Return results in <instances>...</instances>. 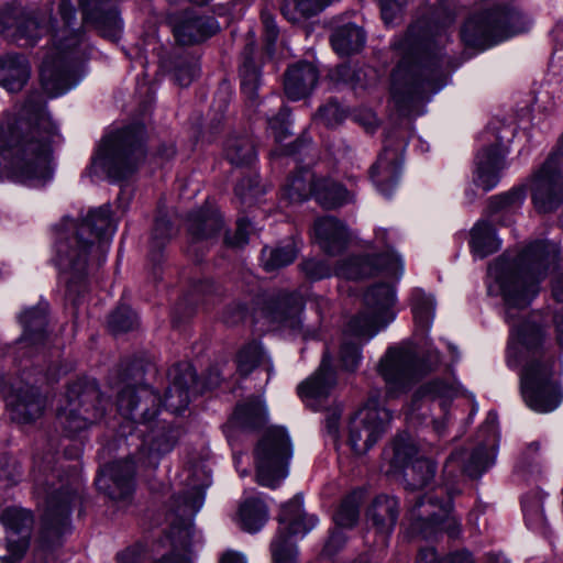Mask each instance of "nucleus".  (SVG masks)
Segmentation results:
<instances>
[{"mask_svg": "<svg viewBox=\"0 0 563 563\" xmlns=\"http://www.w3.org/2000/svg\"><path fill=\"white\" fill-rule=\"evenodd\" d=\"M0 520L7 529L5 542L9 551L2 562L16 563L29 547L33 517L25 509L12 507L3 510Z\"/></svg>", "mask_w": 563, "mask_h": 563, "instance_id": "obj_22", "label": "nucleus"}, {"mask_svg": "<svg viewBox=\"0 0 563 563\" xmlns=\"http://www.w3.org/2000/svg\"><path fill=\"white\" fill-rule=\"evenodd\" d=\"M411 0H379L382 18L386 24H391L400 15L402 9Z\"/></svg>", "mask_w": 563, "mask_h": 563, "instance_id": "obj_63", "label": "nucleus"}, {"mask_svg": "<svg viewBox=\"0 0 563 563\" xmlns=\"http://www.w3.org/2000/svg\"><path fill=\"white\" fill-rule=\"evenodd\" d=\"M362 354L360 345L344 340L340 347V362L343 369L355 372L361 363Z\"/></svg>", "mask_w": 563, "mask_h": 563, "instance_id": "obj_59", "label": "nucleus"}, {"mask_svg": "<svg viewBox=\"0 0 563 563\" xmlns=\"http://www.w3.org/2000/svg\"><path fill=\"white\" fill-rule=\"evenodd\" d=\"M238 519L242 530L255 533L268 520V508L260 498H247L239 507Z\"/></svg>", "mask_w": 563, "mask_h": 563, "instance_id": "obj_39", "label": "nucleus"}, {"mask_svg": "<svg viewBox=\"0 0 563 563\" xmlns=\"http://www.w3.org/2000/svg\"><path fill=\"white\" fill-rule=\"evenodd\" d=\"M256 482L275 488L288 475L292 445L286 429L268 428L258 441L255 451Z\"/></svg>", "mask_w": 563, "mask_h": 563, "instance_id": "obj_11", "label": "nucleus"}, {"mask_svg": "<svg viewBox=\"0 0 563 563\" xmlns=\"http://www.w3.org/2000/svg\"><path fill=\"white\" fill-rule=\"evenodd\" d=\"M493 464L494 457L484 445L452 451L443 465L442 485L417 497L410 507L408 518L412 530L424 538L432 537L437 531H444L452 539L459 538L462 526L452 512V500L462 492V478H478Z\"/></svg>", "mask_w": 563, "mask_h": 563, "instance_id": "obj_3", "label": "nucleus"}, {"mask_svg": "<svg viewBox=\"0 0 563 563\" xmlns=\"http://www.w3.org/2000/svg\"><path fill=\"white\" fill-rule=\"evenodd\" d=\"M405 145L402 139L388 135L383 152L371 167V178L383 195H390L399 179Z\"/></svg>", "mask_w": 563, "mask_h": 563, "instance_id": "obj_20", "label": "nucleus"}, {"mask_svg": "<svg viewBox=\"0 0 563 563\" xmlns=\"http://www.w3.org/2000/svg\"><path fill=\"white\" fill-rule=\"evenodd\" d=\"M554 244L537 241L516 255L503 254L488 267V275L498 285L510 325L507 363H522L520 393L533 411L547 413L563 401L560 380L561 363L541 324L530 318H519L540 292V284L558 261Z\"/></svg>", "mask_w": 563, "mask_h": 563, "instance_id": "obj_1", "label": "nucleus"}, {"mask_svg": "<svg viewBox=\"0 0 563 563\" xmlns=\"http://www.w3.org/2000/svg\"><path fill=\"white\" fill-rule=\"evenodd\" d=\"M440 363L441 356L437 350L419 356L411 346L402 344L387 349L377 364V373L385 383L386 396L396 398L434 372Z\"/></svg>", "mask_w": 563, "mask_h": 563, "instance_id": "obj_7", "label": "nucleus"}, {"mask_svg": "<svg viewBox=\"0 0 563 563\" xmlns=\"http://www.w3.org/2000/svg\"><path fill=\"white\" fill-rule=\"evenodd\" d=\"M106 404L95 380H77L68 386L59 401L58 423L68 435H74L100 421Z\"/></svg>", "mask_w": 563, "mask_h": 563, "instance_id": "obj_10", "label": "nucleus"}, {"mask_svg": "<svg viewBox=\"0 0 563 563\" xmlns=\"http://www.w3.org/2000/svg\"><path fill=\"white\" fill-rule=\"evenodd\" d=\"M563 135L543 164L531 175L530 192L539 213L555 211L563 203Z\"/></svg>", "mask_w": 563, "mask_h": 563, "instance_id": "obj_13", "label": "nucleus"}, {"mask_svg": "<svg viewBox=\"0 0 563 563\" xmlns=\"http://www.w3.org/2000/svg\"><path fill=\"white\" fill-rule=\"evenodd\" d=\"M76 3L82 9L84 19L92 22L106 37H117L121 20L113 5L102 8V0H60L58 5L63 22L53 34L52 47L45 53L40 69L43 89L49 97H57L79 80V69L88 57V45L80 29H75Z\"/></svg>", "mask_w": 563, "mask_h": 563, "instance_id": "obj_2", "label": "nucleus"}, {"mask_svg": "<svg viewBox=\"0 0 563 563\" xmlns=\"http://www.w3.org/2000/svg\"><path fill=\"white\" fill-rule=\"evenodd\" d=\"M526 192L522 188H515L503 195L490 198L489 207L492 211H498L507 208H518L522 205Z\"/></svg>", "mask_w": 563, "mask_h": 563, "instance_id": "obj_57", "label": "nucleus"}, {"mask_svg": "<svg viewBox=\"0 0 563 563\" xmlns=\"http://www.w3.org/2000/svg\"><path fill=\"white\" fill-rule=\"evenodd\" d=\"M391 412L371 398L350 421L349 441L356 454L366 453L385 432Z\"/></svg>", "mask_w": 563, "mask_h": 563, "instance_id": "obj_15", "label": "nucleus"}, {"mask_svg": "<svg viewBox=\"0 0 563 563\" xmlns=\"http://www.w3.org/2000/svg\"><path fill=\"white\" fill-rule=\"evenodd\" d=\"M173 235V225L165 216H159L155 219L151 243L148 258L157 265L163 261V249L167 241Z\"/></svg>", "mask_w": 563, "mask_h": 563, "instance_id": "obj_46", "label": "nucleus"}, {"mask_svg": "<svg viewBox=\"0 0 563 563\" xmlns=\"http://www.w3.org/2000/svg\"><path fill=\"white\" fill-rule=\"evenodd\" d=\"M552 294L555 301L559 305H562L554 311V323L558 333V342L563 347V276H560L554 280Z\"/></svg>", "mask_w": 563, "mask_h": 563, "instance_id": "obj_61", "label": "nucleus"}, {"mask_svg": "<svg viewBox=\"0 0 563 563\" xmlns=\"http://www.w3.org/2000/svg\"><path fill=\"white\" fill-rule=\"evenodd\" d=\"M470 245L472 252L484 258L500 247V241L496 235L495 228L487 221H478L471 230Z\"/></svg>", "mask_w": 563, "mask_h": 563, "instance_id": "obj_41", "label": "nucleus"}, {"mask_svg": "<svg viewBox=\"0 0 563 563\" xmlns=\"http://www.w3.org/2000/svg\"><path fill=\"white\" fill-rule=\"evenodd\" d=\"M412 312L415 320L422 329H429L434 314V300L421 289L412 292Z\"/></svg>", "mask_w": 563, "mask_h": 563, "instance_id": "obj_49", "label": "nucleus"}, {"mask_svg": "<svg viewBox=\"0 0 563 563\" xmlns=\"http://www.w3.org/2000/svg\"><path fill=\"white\" fill-rule=\"evenodd\" d=\"M179 438V430L170 423L158 422L144 437L140 455L148 465H156L159 459L169 453Z\"/></svg>", "mask_w": 563, "mask_h": 563, "instance_id": "obj_28", "label": "nucleus"}, {"mask_svg": "<svg viewBox=\"0 0 563 563\" xmlns=\"http://www.w3.org/2000/svg\"><path fill=\"white\" fill-rule=\"evenodd\" d=\"M137 325L136 314L128 306L118 307L108 319L109 330L113 334L125 333Z\"/></svg>", "mask_w": 563, "mask_h": 563, "instance_id": "obj_51", "label": "nucleus"}, {"mask_svg": "<svg viewBox=\"0 0 563 563\" xmlns=\"http://www.w3.org/2000/svg\"><path fill=\"white\" fill-rule=\"evenodd\" d=\"M508 153L506 143L501 136L497 142L483 148L477 154V168L475 183L485 191L493 189L499 181V172L505 168V157Z\"/></svg>", "mask_w": 563, "mask_h": 563, "instance_id": "obj_25", "label": "nucleus"}, {"mask_svg": "<svg viewBox=\"0 0 563 563\" xmlns=\"http://www.w3.org/2000/svg\"><path fill=\"white\" fill-rule=\"evenodd\" d=\"M318 79L319 71L311 63L299 62L294 64L285 73V93L292 101L301 100L311 93Z\"/></svg>", "mask_w": 563, "mask_h": 563, "instance_id": "obj_30", "label": "nucleus"}, {"mask_svg": "<svg viewBox=\"0 0 563 563\" xmlns=\"http://www.w3.org/2000/svg\"><path fill=\"white\" fill-rule=\"evenodd\" d=\"M418 452V446L412 437L407 432H402L398 434L390 443V446L385 450V455L395 470L404 471L407 466H410L416 459H419Z\"/></svg>", "mask_w": 563, "mask_h": 563, "instance_id": "obj_40", "label": "nucleus"}, {"mask_svg": "<svg viewBox=\"0 0 563 563\" xmlns=\"http://www.w3.org/2000/svg\"><path fill=\"white\" fill-rule=\"evenodd\" d=\"M214 291L213 284L209 280L199 282L198 284H195L192 289L181 299L178 307L179 309L187 310V306H190L188 308V311H185L186 316L191 314L192 308L191 306H197L200 298L211 295Z\"/></svg>", "mask_w": 563, "mask_h": 563, "instance_id": "obj_58", "label": "nucleus"}, {"mask_svg": "<svg viewBox=\"0 0 563 563\" xmlns=\"http://www.w3.org/2000/svg\"><path fill=\"white\" fill-rule=\"evenodd\" d=\"M200 73L199 58L184 54L178 55L173 60V75L177 84L181 87L189 86Z\"/></svg>", "mask_w": 563, "mask_h": 563, "instance_id": "obj_48", "label": "nucleus"}, {"mask_svg": "<svg viewBox=\"0 0 563 563\" xmlns=\"http://www.w3.org/2000/svg\"><path fill=\"white\" fill-rule=\"evenodd\" d=\"M440 38V33H433L427 21L419 20L394 42L400 60L391 74V96L400 109H409L444 85Z\"/></svg>", "mask_w": 563, "mask_h": 563, "instance_id": "obj_4", "label": "nucleus"}, {"mask_svg": "<svg viewBox=\"0 0 563 563\" xmlns=\"http://www.w3.org/2000/svg\"><path fill=\"white\" fill-rule=\"evenodd\" d=\"M278 521L280 527L271 543L273 563H296L297 548L290 538L306 536L316 527L318 519L306 514L302 498L295 496L282 506Z\"/></svg>", "mask_w": 563, "mask_h": 563, "instance_id": "obj_12", "label": "nucleus"}, {"mask_svg": "<svg viewBox=\"0 0 563 563\" xmlns=\"http://www.w3.org/2000/svg\"><path fill=\"white\" fill-rule=\"evenodd\" d=\"M298 255V247L294 242L274 249L265 247L262 251V261L265 271L271 272L291 264Z\"/></svg>", "mask_w": 563, "mask_h": 563, "instance_id": "obj_47", "label": "nucleus"}, {"mask_svg": "<svg viewBox=\"0 0 563 563\" xmlns=\"http://www.w3.org/2000/svg\"><path fill=\"white\" fill-rule=\"evenodd\" d=\"M255 52V42L247 40L241 54V65L239 69L241 79V89L251 107L258 106L257 89L261 85V67L255 62L253 55Z\"/></svg>", "mask_w": 563, "mask_h": 563, "instance_id": "obj_34", "label": "nucleus"}, {"mask_svg": "<svg viewBox=\"0 0 563 563\" xmlns=\"http://www.w3.org/2000/svg\"><path fill=\"white\" fill-rule=\"evenodd\" d=\"M300 269L311 280L328 278L334 274L331 265L325 260L308 258L301 262Z\"/></svg>", "mask_w": 563, "mask_h": 563, "instance_id": "obj_55", "label": "nucleus"}, {"mask_svg": "<svg viewBox=\"0 0 563 563\" xmlns=\"http://www.w3.org/2000/svg\"><path fill=\"white\" fill-rule=\"evenodd\" d=\"M162 399L158 393L148 385H126L117 398V407L121 416L134 423H150L159 412Z\"/></svg>", "mask_w": 563, "mask_h": 563, "instance_id": "obj_19", "label": "nucleus"}, {"mask_svg": "<svg viewBox=\"0 0 563 563\" xmlns=\"http://www.w3.org/2000/svg\"><path fill=\"white\" fill-rule=\"evenodd\" d=\"M303 299L300 294L292 291H277L272 294L264 308L266 318L279 328L292 333L303 334L302 311Z\"/></svg>", "mask_w": 563, "mask_h": 563, "instance_id": "obj_21", "label": "nucleus"}, {"mask_svg": "<svg viewBox=\"0 0 563 563\" xmlns=\"http://www.w3.org/2000/svg\"><path fill=\"white\" fill-rule=\"evenodd\" d=\"M19 322L23 328L22 335L18 340L21 347L42 346L47 338V307L38 305L24 310L19 316Z\"/></svg>", "mask_w": 563, "mask_h": 563, "instance_id": "obj_29", "label": "nucleus"}, {"mask_svg": "<svg viewBox=\"0 0 563 563\" xmlns=\"http://www.w3.org/2000/svg\"><path fill=\"white\" fill-rule=\"evenodd\" d=\"M400 512L399 500L395 496L378 495L366 511L368 523L377 532L389 536L396 527Z\"/></svg>", "mask_w": 563, "mask_h": 563, "instance_id": "obj_32", "label": "nucleus"}, {"mask_svg": "<svg viewBox=\"0 0 563 563\" xmlns=\"http://www.w3.org/2000/svg\"><path fill=\"white\" fill-rule=\"evenodd\" d=\"M522 507L527 523L531 528L540 529L544 532L547 525L540 497L533 496L531 499H525Z\"/></svg>", "mask_w": 563, "mask_h": 563, "instance_id": "obj_54", "label": "nucleus"}, {"mask_svg": "<svg viewBox=\"0 0 563 563\" xmlns=\"http://www.w3.org/2000/svg\"><path fill=\"white\" fill-rule=\"evenodd\" d=\"M64 225L67 232L62 233L56 243L55 264L66 287V296L76 305L89 288V258L93 242L85 234L89 232L95 238L109 240L117 228L109 205L90 210L80 223L64 219Z\"/></svg>", "mask_w": 563, "mask_h": 563, "instance_id": "obj_5", "label": "nucleus"}, {"mask_svg": "<svg viewBox=\"0 0 563 563\" xmlns=\"http://www.w3.org/2000/svg\"><path fill=\"white\" fill-rule=\"evenodd\" d=\"M227 159L235 166L251 165L256 158L253 140L249 135H232L224 144Z\"/></svg>", "mask_w": 563, "mask_h": 563, "instance_id": "obj_43", "label": "nucleus"}, {"mask_svg": "<svg viewBox=\"0 0 563 563\" xmlns=\"http://www.w3.org/2000/svg\"><path fill=\"white\" fill-rule=\"evenodd\" d=\"M331 363V355L325 351L319 368L298 386L299 397L311 407L327 398L336 384L335 371Z\"/></svg>", "mask_w": 563, "mask_h": 563, "instance_id": "obj_26", "label": "nucleus"}, {"mask_svg": "<svg viewBox=\"0 0 563 563\" xmlns=\"http://www.w3.org/2000/svg\"><path fill=\"white\" fill-rule=\"evenodd\" d=\"M223 221L218 210L206 206L188 216V233L191 239L190 250L199 242L209 241L218 235L222 229Z\"/></svg>", "mask_w": 563, "mask_h": 563, "instance_id": "obj_33", "label": "nucleus"}, {"mask_svg": "<svg viewBox=\"0 0 563 563\" xmlns=\"http://www.w3.org/2000/svg\"><path fill=\"white\" fill-rule=\"evenodd\" d=\"M219 30L212 16H189L174 26V35L183 45H190L205 41Z\"/></svg>", "mask_w": 563, "mask_h": 563, "instance_id": "obj_36", "label": "nucleus"}, {"mask_svg": "<svg viewBox=\"0 0 563 563\" xmlns=\"http://www.w3.org/2000/svg\"><path fill=\"white\" fill-rule=\"evenodd\" d=\"M454 394L455 390L452 385L440 379L431 380L420 386L416 393L418 397H429L432 399H451Z\"/></svg>", "mask_w": 563, "mask_h": 563, "instance_id": "obj_56", "label": "nucleus"}, {"mask_svg": "<svg viewBox=\"0 0 563 563\" xmlns=\"http://www.w3.org/2000/svg\"><path fill=\"white\" fill-rule=\"evenodd\" d=\"M263 114L277 142H282L290 134L288 130L290 110L287 107L280 106L276 114L268 112H263Z\"/></svg>", "mask_w": 563, "mask_h": 563, "instance_id": "obj_53", "label": "nucleus"}, {"mask_svg": "<svg viewBox=\"0 0 563 563\" xmlns=\"http://www.w3.org/2000/svg\"><path fill=\"white\" fill-rule=\"evenodd\" d=\"M7 407L13 421L33 423L43 417L48 405L40 387L24 378L15 379L5 395Z\"/></svg>", "mask_w": 563, "mask_h": 563, "instance_id": "obj_16", "label": "nucleus"}, {"mask_svg": "<svg viewBox=\"0 0 563 563\" xmlns=\"http://www.w3.org/2000/svg\"><path fill=\"white\" fill-rule=\"evenodd\" d=\"M526 16L510 4L474 13L464 23L462 40L470 47L485 49L528 30Z\"/></svg>", "mask_w": 563, "mask_h": 563, "instance_id": "obj_9", "label": "nucleus"}, {"mask_svg": "<svg viewBox=\"0 0 563 563\" xmlns=\"http://www.w3.org/2000/svg\"><path fill=\"white\" fill-rule=\"evenodd\" d=\"M144 141L145 129L140 124L109 133L92 159V167L100 168L114 180L129 177L145 159Z\"/></svg>", "mask_w": 563, "mask_h": 563, "instance_id": "obj_8", "label": "nucleus"}, {"mask_svg": "<svg viewBox=\"0 0 563 563\" xmlns=\"http://www.w3.org/2000/svg\"><path fill=\"white\" fill-rule=\"evenodd\" d=\"M360 517V503L356 495L346 496L340 504L334 521L341 528H352Z\"/></svg>", "mask_w": 563, "mask_h": 563, "instance_id": "obj_50", "label": "nucleus"}, {"mask_svg": "<svg viewBox=\"0 0 563 563\" xmlns=\"http://www.w3.org/2000/svg\"><path fill=\"white\" fill-rule=\"evenodd\" d=\"M34 495L43 505V527L56 536L69 525L73 506L79 499L81 479L75 466L55 467L54 455L35 460L32 470Z\"/></svg>", "mask_w": 563, "mask_h": 563, "instance_id": "obj_6", "label": "nucleus"}, {"mask_svg": "<svg viewBox=\"0 0 563 563\" xmlns=\"http://www.w3.org/2000/svg\"><path fill=\"white\" fill-rule=\"evenodd\" d=\"M168 376L170 385L165 393L164 406L167 411L179 415L188 407L191 395L200 394L197 374L190 364L179 363L169 369Z\"/></svg>", "mask_w": 563, "mask_h": 563, "instance_id": "obj_23", "label": "nucleus"}, {"mask_svg": "<svg viewBox=\"0 0 563 563\" xmlns=\"http://www.w3.org/2000/svg\"><path fill=\"white\" fill-rule=\"evenodd\" d=\"M395 300L394 288L388 284L368 288L364 295L365 310L350 320L347 332L357 338H373L394 319Z\"/></svg>", "mask_w": 563, "mask_h": 563, "instance_id": "obj_14", "label": "nucleus"}, {"mask_svg": "<svg viewBox=\"0 0 563 563\" xmlns=\"http://www.w3.org/2000/svg\"><path fill=\"white\" fill-rule=\"evenodd\" d=\"M250 232V221L245 218H241L236 221V229L234 233H225L224 243L230 247H243L249 242Z\"/></svg>", "mask_w": 563, "mask_h": 563, "instance_id": "obj_62", "label": "nucleus"}, {"mask_svg": "<svg viewBox=\"0 0 563 563\" xmlns=\"http://www.w3.org/2000/svg\"><path fill=\"white\" fill-rule=\"evenodd\" d=\"M231 422L245 430L260 428L266 422V409L260 399H249L236 406Z\"/></svg>", "mask_w": 563, "mask_h": 563, "instance_id": "obj_42", "label": "nucleus"}, {"mask_svg": "<svg viewBox=\"0 0 563 563\" xmlns=\"http://www.w3.org/2000/svg\"><path fill=\"white\" fill-rule=\"evenodd\" d=\"M316 181L309 170H299L287 179L283 195L291 203H301L313 196Z\"/></svg>", "mask_w": 563, "mask_h": 563, "instance_id": "obj_44", "label": "nucleus"}, {"mask_svg": "<svg viewBox=\"0 0 563 563\" xmlns=\"http://www.w3.org/2000/svg\"><path fill=\"white\" fill-rule=\"evenodd\" d=\"M437 465L429 459H416L415 462L404 470V479L410 489L426 487L433 478Z\"/></svg>", "mask_w": 563, "mask_h": 563, "instance_id": "obj_45", "label": "nucleus"}, {"mask_svg": "<svg viewBox=\"0 0 563 563\" xmlns=\"http://www.w3.org/2000/svg\"><path fill=\"white\" fill-rule=\"evenodd\" d=\"M135 463L132 459L106 465L96 479L97 488L113 500H125L134 490Z\"/></svg>", "mask_w": 563, "mask_h": 563, "instance_id": "obj_24", "label": "nucleus"}, {"mask_svg": "<svg viewBox=\"0 0 563 563\" xmlns=\"http://www.w3.org/2000/svg\"><path fill=\"white\" fill-rule=\"evenodd\" d=\"M387 251L379 255L350 256L338 264L334 274L346 279H361L378 272L387 276L399 278L402 275V261L389 245Z\"/></svg>", "mask_w": 563, "mask_h": 563, "instance_id": "obj_17", "label": "nucleus"}, {"mask_svg": "<svg viewBox=\"0 0 563 563\" xmlns=\"http://www.w3.org/2000/svg\"><path fill=\"white\" fill-rule=\"evenodd\" d=\"M312 229L317 243L328 255H338L347 247L350 241L347 229L335 217L324 216L316 219Z\"/></svg>", "mask_w": 563, "mask_h": 563, "instance_id": "obj_27", "label": "nucleus"}, {"mask_svg": "<svg viewBox=\"0 0 563 563\" xmlns=\"http://www.w3.org/2000/svg\"><path fill=\"white\" fill-rule=\"evenodd\" d=\"M330 42L335 53L349 56L358 53L364 47L366 33L363 27L349 22L333 29Z\"/></svg>", "mask_w": 563, "mask_h": 563, "instance_id": "obj_37", "label": "nucleus"}, {"mask_svg": "<svg viewBox=\"0 0 563 563\" xmlns=\"http://www.w3.org/2000/svg\"><path fill=\"white\" fill-rule=\"evenodd\" d=\"M117 563H143L145 548L142 544H133L120 551L115 555Z\"/></svg>", "mask_w": 563, "mask_h": 563, "instance_id": "obj_64", "label": "nucleus"}, {"mask_svg": "<svg viewBox=\"0 0 563 563\" xmlns=\"http://www.w3.org/2000/svg\"><path fill=\"white\" fill-rule=\"evenodd\" d=\"M263 356L260 344L252 342L243 346L236 356V367L241 375H249L261 362Z\"/></svg>", "mask_w": 563, "mask_h": 563, "instance_id": "obj_52", "label": "nucleus"}, {"mask_svg": "<svg viewBox=\"0 0 563 563\" xmlns=\"http://www.w3.org/2000/svg\"><path fill=\"white\" fill-rule=\"evenodd\" d=\"M344 118L345 113L343 109L333 100L321 106L316 114V119L329 128L338 125Z\"/></svg>", "mask_w": 563, "mask_h": 563, "instance_id": "obj_60", "label": "nucleus"}, {"mask_svg": "<svg viewBox=\"0 0 563 563\" xmlns=\"http://www.w3.org/2000/svg\"><path fill=\"white\" fill-rule=\"evenodd\" d=\"M30 64L21 54L0 57V86L10 92L20 91L30 78Z\"/></svg>", "mask_w": 563, "mask_h": 563, "instance_id": "obj_35", "label": "nucleus"}, {"mask_svg": "<svg viewBox=\"0 0 563 563\" xmlns=\"http://www.w3.org/2000/svg\"><path fill=\"white\" fill-rule=\"evenodd\" d=\"M45 27L35 12L18 3H7L0 8V34L22 46H33Z\"/></svg>", "mask_w": 563, "mask_h": 563, "instance_id": "obj_18", "label": "nucleus"}, {"mask_svg": "<svg viewBox=\"0 0 563 563\" xmlns=\"http://www.w3.org/2000/svg\"><path fill=\"white\" fill-rule=\"evenodd\" d=\"M208 484L194 485L183 494L173 496L167 515L172 526H183L189 522L202 507L205 488Z\"/></svg>", "mask_w": 563, "mask_h": 563, "instance_id": "obj_31", "label": "nucleus"}, {"mask_svg": "<svg viewBox=\"0 0 563 563\" xmlns=\"http://www.w3.org/2000/svg\"><path fill=\"white\" fill-rule=\"evenodd\" d=\"M313 197L323 209L328 210L342 207L354 199V195L343 185L327 178L317 179Z\"/></svg>", "mask_w": 563, "mask_h": 563, "instance_id": "obj_38", "label": "nucleus"}]
</instances>
